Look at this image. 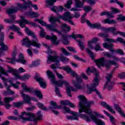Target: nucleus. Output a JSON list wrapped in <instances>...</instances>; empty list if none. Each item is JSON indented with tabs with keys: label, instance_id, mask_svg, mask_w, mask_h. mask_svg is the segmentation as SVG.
I'll return each instance as SVG.
<instances>
[{
	"label": "nucleus",
	"instance_id": "21",
	"mask_svg": "<svg viewBox=\"0 0 125 125\" xmlns=\"http://www.w3.org/2000/svg\"><path fill=\"white\" fill-rule=\"evenodd\" d=\"M9 28L12 31H15V32H17L18 34L20 36H23V33L21 31H20V28L15 25H12L9 27Z\"/></svg>",
	"mask_w": 125,
	"mask_h": 125
},
{
	"label": "nucleus",
	"instance_id": "4",
	"mask_svg": "<svg viewBox=\"0 0 125 125\" xmlns=\"http://www.w3.org/2000/svg\"><path fill=\"white\" fill-rule=\"evenodd\" d=\"M32 4L31 1H28V2H25L24 3L21 4L20 3H17L18 8L16 7H13L11 8H9L7 10L8 14H13L16 13L19 9H27L29 7V5Z\"/></svg>",
	"mask_w": 125,
	"mask_h": 125
},
{
	"label": "nucleus",
	"instance_id": "9",
	"mask_svg": "<svg viewBox=\"0 0 125 125\" xmlns=\"http://www.w3.org/2000/svg\"><path fill=\"white\" fill-rule=\"evenodd\" d=\"M115 70H116V68H114V70L110 72L109 74L107 73L106 74V83H105V86L108 88L110 90V89H112V85H113V83L111 82V79H112L113 77V73H114Z\"/></svg>",
	"mask_w": 125,
	"mask_h": 125
},
{
	"label": "nucleus",
	"instance_id": "27",
	"mask_svg": "<svg viewBox=\"0 0 125 125\" xmlns=\"http://www.w3.org/2000/svg\"><path fill=\"white\" fill-rule=\"evenodd\" d=\"M103 46L104 48H107V49H109L110 51L111 52H114L115 50L113 49V44H109L107 43H104Z\"/></svg>",
	"mask_w": 125,
	"mask_h": 125
},
{
	"label": "nucleus",
	"instance_id": "44",
	"mask_svg": "<svg viewBox=\"0 0 125 125\" xmlns=\"http://www.w3.org/2000/svg\"><path fill=\"white\" fill-rule=\"evenodd\" d=\"M77 42H78V44L81 48V49H82V50H83V49H84V47H85V46H84V43H83V42L81 41H78L77 40Z\"/></svg>",
	"mask_w": 125,
	"mask_h": 125
},
{
	"label": "nucleus",
	"instance_id": "29",
	"mask_svg": "<svg viewBox=\"0 0 125 125\" xmlns=\"http://www.w3.org/2000/svg\"><path fill=\"white\" fill-rule=\"evenodd\" d=\"M106 62L107 63H105V66L107 70H109V69H110V67H111V65L110 64H111L112 65H116V64H117V62L114 61L107 60L106 61Z\"/></svg>",
	"mask_w": 125,
	"mask_h": 125
},
{
	"label": "nucleus",
	"instance_id": "16",
	"mask_svg": "<svg viewBox=\"0 0 125 125\" xmlns=\"http://www.w3.org/2000/svg\"><path fill=\"white\" fill-rule=\"evenodd\" d=\"M58 16L59 18H61L62 19V20H64V21H68V20H71L73 17L71 16V13L70 12H66L64 13V16H60V15L58 14Z\"/></svg>",
	"mask_w": 125,
	"mask_h": 125
},
{
	"label": "nucleus",
	"instance_id": "41",
	"mask_svg": "<svg viewBox=\"0 0 125 125\" xmlns=\"http://www.w3.org/2000/svg\"><path fill=\"white\" fill-rule=\"evenodd\" d=\"M49 21L50 22H51V23L52 24H54V23H55L56 22H57V21L58 22H60V21H59V20H58V18H55L54 17H51L49 19Z\"/></svg>",
	"mask_w": 125,
	"mask_h": 125
},
{
	"label": "nucleus",
	"instance_id": "12",
	"mask_svg": "<svg viewBox=\"0 0 125 125\" xmlns=\"http://www.w3.org/2000/svg\"><path fill=\"white\" fill-rule=\"evenodd\" d=\"M51 106H49V109L52 110V112L55 114V115H58L59 112L55 110V109H62V106L61 105H57L56 103L54 101L50 102Z\"/></svg>",
	"mask_w": 125,
	"mask_h": 125
},
{
	"label": "nucleus",
	"instance_id": "43",
	"mask_svg": "<svg viewBox=\"0 0 125 125\" xmlns=\"http://www.w3.org/2000/svg\"><path fill=\"white\" fill-rule=\"evenodd\" d=\"M85 49L88 54L89 55L90 57H91L92 59H94V53H93V52H92L91 50H90L89 49L87 48H86Z\"/></svg>",
	"mask_w": 125,
	"mask_h": 125
},
{
	"label": "nucleus",
	"instance_id": "60",
	"mask_svg": "<svg viewBox=\"0 0 125 125\" xmlns=\"http://www.w3.org/2000/svg\"><path fill=\"white\" fill-rule=\"evenodd\" d=\"M111 12H113V13H119V12H121V11H120V10L117 8L111 7Z\"/></svg>",
	"mask_w": 125,
	"mask_h": 125
},
{
	"label": "nucleus",
	"instance_id": "51",
	"mask_svg": "<svg viewBox=\"0 0 125 125\" xmlns=\"http://www.w3.org/2000/svg\"><path fill=\"white\" fill-rule=\"evenodd\" d=\"M34 93L36 94L37 97H39L40 99H42V93L40 91H35Z\"/></svg>",
	"mask_w": 125,
	"mask_h": 125
},
{
	"label": "nucleus",
	"instance_id": "64",
	"mask_svg": "<svg viewBox=\"0 0 125 125\" xmlns=\"http://www.w3.org/2000/svg\"><path fill=\"white\" fill-rule=\"evenodd\" d=\"M118 77L119 79H125V73L124 72H122L119 74Z\"/></svg>",
	"mask_w": 125,
	"mask_h": 125
},
{
	"label": "nucleus",
	"instance_id": "24",
	"mask_svg": "<svg viewBox=\"0 0 125 125\" xmlns=\"http://www.w3.org/2000/svg\"><path fill=\"white\" fill-rule=\"evenodd\" d=\"M25 31L27 35H28V36H31L33 38V39H35L34 41H36V39L37 40V38H36V35H35V33L31 31H30V30L29 29V28L27 27H25Z\"/></svg>",
	"mask_w": 125,
	"mask_h": 125
},
{
	"label": "nucleus",
	"instance_id": "34",
	"mask_svg": "<svg viewBox=\"0 0 125 125\" xmlns=\"http://www.w3.org/2000/svg\"><path fill=\"white\" fill-rule=\"evenodd\" d=\"M47 28L49 29V30H50V31H52L53 32H56L57 33H58L59 35H61V31H59L56 29V28L53 27V26L48 25H47Z\"/></svg>",
	"mask_w": 125,
	"mask_h": 125
},
{
	"label": "nucleus",
	"instance_id": "38",
	"mask_svg": "<svg viewBox=\"0 0 125 125\" xmlns=\"http://www.w3.org/2000/svg\"><path fill=\"white\" fill-rule=\"evenodd\" d=\"M15 97H5L4 98V102L6 104H9L10 101H13L15 99Z\"/></svg>",
	"mask_w": 125,
	"mask_h": 125
},
{
	"label": "nucleus",
	"instance_id": "17",
	"mask_svg": "<svg viewBox=\"0 0 125 125\" xmlns=\"http://www.w3.org/2000/svg\"><path fill=\"white\" fill-rule=\"evenodd\" d=\"M96 86H96L94 87L92 86V84L91 85V88L89 87H87V93L88 94H89L91 93V92L95 91L96 93L99 96L100 98H102V96H101V94H100V92L96 89V88H95Z\"/></svg>",
	"mask_w": 125,
	"mask_h": 125
},
{
	"label": "nucleus",
	"instance_id": "31",
	"mask_svg": "<svg viewBox=\"0 0 125 125\" xmlns=\"http://www.w3.org/2000/svg\"><path fill=\"white\" fill-rule=\"evenodd\" d=\"M21 86L22 87V89H23V90H25V91H28L30 93H31V92H33V89L27 87V85H26V84L22 83Z\"/></svg>",
	"mask_w": 125,
	"mask_h": 125
},
{
	"label": "nucleus",
	"instance_id": "5",
	"mask_svg": "<svg viewBox=\"0 0 125 125\" xmlns=\"http://www.w3.org/2000/svg\"><path fill=\"white\" fill-rule=\"evenodd\" d=\"M48 54L49 56L47 57V63L49 64L50 62H55V63H59L60 61H59V57L57 54V52L55 51L49 50V47H48Z\"/></svg>",
	"mask_w": 125,
	"mask_h": 125
},
{
	"label": "nucleus",
	"instance_id": "7",
	"mask_svg": "<svg viewBox=\"0 0 125 125\" xmlns=\"http://www.w3.org/2000/svg\"><path fill=\"white\" fill-rule=\"evenodd\" d=\"M22 44V45H25L26 47H30L31 45H33V46H36L38 48H40L41 45V44L38 42V39L30 41L28 38H24L23 39Z\"/></svg>",
	"mask_w": 125,
	"mask_h": 125
},
{
	"label": "nucleus",
	"instance_id": "10",
	"mask_svg": "<svg viewBox=\"0 0 125 125\" xmlns=\"http://www.w3.org/2000/svg\"><path fill=\"white\" fill-rule=\"evenodd\" d=\"M77 83L75 80H72V83L77 89H83L84 88V84L83 83L81 77H77Z\"/></svg>",
	"mask_w": 125,
	"mask_h": 125
},
{
	"label": "nucleus",
	"instance_id": "33",
	"mask_svg": "<svg viewBox=\"0 0 125 125\" xmlns=\"http://www.w3.org/2000/svg\"><path fill=\"white\" fill-rule=\"evenodd\" d=\"M75 6L78 8H82L83 6V3L81 1V0H75Z\"/></svg>",
	"mask_w": 125,
	"mask_h": 125
},
{
	"label": "nucleus",
	"instance_id": "11",
	"mask_svg": "<svg viewBox=\"0 0 125 125\" xmlns=\"http://www.w3.org/2000/svg\"><path fill=\"white\" fill-rule=\"evenodd\" d=\"M91 73H94L95 78L94 79L93 83H92V86H97L98 85L99 82L98 80H99V72L97 71L96 69L94 67H92L91 69Z\"/></svg>",
	"mask_w": 125,
	"mask_h": 125
},
{
	"label": "nucleus",
	"instance_id": "49",
	"mask_svg": "<svg viewBox=\"0 0 125 125\" xmlns=\"http://www.w3.org/2000/svg\"><path fill=\"white\" fill-rule=\"evenodd\" d=\"M62 43L63 44H69V41H68V39H67V37L65 35H62Z\"/></svg>",
	"mask_w": 125,
	"mask_h": 125
},
{
	"label": "nucleus",
	"instance_id": "58",
	"mask_svg": "<svg viewBox=\"0 0 125 125\" xmlns=\"http://www.w3.org/2000/svg\"><path fill=\"white\" fill-rule=\"evenodd\" d=\"M83 10H84V11H85L86 13L87 12H89V11H90V10H91V9H92L91 8V7H89V6H84L83 7Z\"/></svg>",
	"mask_w": 125,
	"mask_h": 125
},
{
	"label": "nucleus",
	"instance_id": "52",
	"mask_svg": "<svg viewBox=\"0 0 125 125\" xmlns=\"http://www.w3.org/2000/svg\"><path fill=\"white\" fill-rule=\"evenodd\" d=\"M63 69L65 71V72H67L68 74H70V73L72 71V69L69 66H64L63 67Z\"/></svg>",
	"mask_w": 125,
	"mask_h": 125
},
{
	"label": "nucleus",
	"instance_id": "32",
	"mask_svg": "<svg viewBox=\"0 0 125 125\" xmlns=\"http://www.w3.org/2000/svg\"><path fill=\"white\" fill-rule=\"evenodd\" d=\"M73 116H68L66 117L68 120H78V113L75 112H71Z\"/></svg>",
	"mask_w": 125,
	"mask_h": 125
},
{
	"label": "nucleus",
	"instance_id": "61",
	"mask_svg": "<svg viewBox=\"0 0 125 125\" xmlns=\"http://www.w3.org/2000/svg\"><path fill=\"white\" fill-rule=\"evenodd\" d=\"M55 91H56V93L57 95H58L60 97H62V95H61V94H60V91H59V87H56Z\"/></svg>",
	"mask_w": 125,
	"mask_h": 125
},
{
	"label": "nucleus",
	"instance_id": "37",
	"mask_svg": "<svg viewBox=\"0 0 125 125\" xmlns=\"http://www.w3.org/2000/svg\"><path fill=\"white\" fill-rule=\"evenodd\" d=\"M68 37L69 38H72V39H74L75 41L77 40L76 38H79L80 39H83V36L81 34H76V35H68Z\"/></svg>",
	"mask_w": 125,
	"mask_h": 125
},
{
	"label": "nucleus",
	"instance_id": "48",
	"mask_svg": "<svg viewBox=\"0 0 125 125\" xmlns=\"http://www.w3.org/2000/svg\"><path fill=\"white\" fill-rule=\"evenodd\" d=\"M38 106L39 108H40V109H42V110H43L44 111H47V108L46 107L44 106V105L40 103H38Z\"/></svg>",
	"mask_w": 125,
	"mask_h": 125
},
{
	"label": "nucleus",
	"instance_id": "46",
	"mask_svg": "<svg viewBox=\"0 0 125 125\" xmlns=\"http://www.w3.org/2000/svg\"><path fill=\"white\" fill-rule=\"evenodd\" d=\"M60 50H61L63 54L66 55V56H68V55H71V53H70L69 52H67V50H66V49L64 48H61Z\"/></svg>",
	"mask_w": 125,
	"mask_h": 125
},
{
	"label": "nucleus",
	"instance_id": "20",
	"mask_svg": "<svg viewBox=\"0 0 125 125\" xmlns=\"http://www.w3.org/2000/svg\"><path fill=\"white\" fill-rule=\"evenodd\" d=\"M98 41V38H95L92 40L88 41V46L89 48H90V49H93V48H94V47L93 46V43H96Z\"/></svg>",
	"mask_w": 125,
	"mask_h": 125
},
{
	"label": "nucleus",
	"instance_id": "53",
	"mask_svg": "<svg viewBox=\"0 0 125 125\" xmlns=\"http://www.w3.org/2000/svg\"><path fill=\"white\" fill-rule=\"evenodd\" d=\"M39 28L41 29V33H40V36L41 38H44L45 36V33L44 32V30L43 28H42V27L39 26Z\"/></svg>",
	"mask_w": 125,
	"mask_h": 125
},
{
	"label": "nucleus",
	"instance_id": "26",
	"mask_svg": "<svg viewBox=\"0 0 125 125\" xmlns=\"http://www.w3.org/2000/svg\"><path fill=\"white\" fill-rule=\"evenodd\" d=\"M114 107L116 110H117V111L120 114V115L125 118V113L122 110V109H121V107H120V105H119V104H114Z\"/></svg>",
	"mask_w": 125,
	"mask_h": 125
},
{
	"label": "nucleus",
	"instance_id": "54",
	"mask_svg": "<svg viewBox=\"0 0 125 125\" xmlns=\"http://www.w3.org/2000/svg\"><path fill=\"white\" fill-rule=\"evenodd\" d=\"M29 78H30V75L28 74H25L23 75L22 77H21V78H20V79L22 80V81H26V80H28Z\"/></svg>",
	"mask_w": 125,
	"mask_h": 125
},
{
	"label": "nucleus",
	"instance_id": "18",
	"mask_svg": "<svg viewBox=\"0 0 125 125\" xmlns=\"http://www.w3.org/2000/svg\"><path fill=\"white\" fill-rule=\"evenodd\" d=\"M96 63H97V65L99 68H100V66H102V67H104V65H106L105 64V62H107V61H105V58L103 57L99 59L96 60L95 61Z\"/></svg>",
	"mask_w": 125,
	"mask_h": 125
},
{
	"label": "nucleus",
	"instance_id": "40",
	"mask_svg": "<svg viewBox=\"0 0 125 125\" xmlns=\"http://www.w3.org/2000/svg\"><path fill=\"white\" fill-rule=\"evenodd\" d=\"M62 30L64 31V32H69L70 31L71 28L67 25L66 24L63 23L62 25Z\"/></svg>",
	"mask_w": 125,
	"mask_h": 125
},
{
	"label": "nucleus",
	"instance_id": "35",
	"mask_svg": "<svg viewBox=\"0 0 125 125\" xmlns=\"http://www.w3.org/2000/svg\"><path fill=\"white\" fill-rule=\"evenodd\" d=\"M109 2L110 3H117V4L120 5V7H122V8L124 7V3H122V2L118 0H110Z\"/></svg>",
	"mask_w": 125,
	"mask_h": 125
},
{
	"label": "nucleus",
	"instance_id": "56",
	"mask_svg": "<svg viewBox=\"0 0 125 125\" xmlns=\"http://www.w3.org/2000/svg\"><path fill=\"white\" fill-rule=\"evenodd\" d=\"M104 42H116V40L112 38H105Z\"/></svg>",
	"mask_w": 125,
	"mask_h": 125
},
{
	"label": "nucleus",
	"instance_id": "6",
	"mask_svg": "<svg viewBox=\"0 0 125 125\" xmlns=\"http://www.w3.org/2000/svg\"><path fill=\"white\" fill-rule=\"evenodd\" d=\"M21 96L23 98V101L21 102L14 103V107H16V108H20L21 106H22V105L23 104H25V103H27V104H29V105H32V103H31V98L30 97V96L23 93V92H21Z\"/></svg>",
	"mask_w": 125,
	"mask_h": 125
},
{
	"label": "nucleus",
	"instance_id": "22",
	"mask_svg": "<svg viewBox=\"0 0 125 125\" xmlns=\"http://www.w3.org/2000/svg\"><path fill=\"white\" fill-rule=\"evenodd\" d=\"M63 9L62 6H54L51 8V10H52V11H53L54 12H55V13H58V12H59V11L62 12L63 11Z\"/></svg>",
	"mask_w": 125,
	"mask_h": 125
},
{
	"label": "nucleus",
	"instance_id": "28",
	"mask_svg": "<svg viewBox=\"0 0 125 125\" xmlns=\"http://www.w3.org/2000/svg\"><path fill=\"white\" fill-rule=\"evenodd\" d=\"M101 105H102V106H104V107H105V108H107L110 112H111V113H112V114H115V112L114 111V110H113L112 107L110 106V105H108L106 103L103 102L101 103Z\"/></svg>",
	"mask_w": 125,
	"mask_h": 125
},
{
	"label": "nucleus",
	"instance_id": "23",
	"mask_svg": "<svg viewBox=\"0 0 125 125\" xmlns=\"http://www.w3.org/2000/svg\"><path fill=\"white\" fill-rule=\"evenodd\" d=\"M116 31H117V28L115 27H109L107 28L106 33H112L114 36H117V35H118V32Z\"/></svg>",
	"mask_w": 125,
	"mask_h": 125
},
{
	"label": "nucleus",
	"instance_id": "19",
	"mask_svg": "<svg viewBox=\"0 0 125 125\" xmlns=\"http://www.w3.org/2000/svg\"><path fill=\"white\" fill-rule=\"evenodd\" d=\"M8 68L9 69V70H8L6 72H5V70L4 69L0 66V74H2L3 75H5V76H7L8 74L7 73H12L14 69H12V68L10 67V66H8Z\"/></svg>",
	"mask_w": 125,
	"mask_h": 125
},
{
	"label": "nucleus",
	"instance_id": "55",
	"mask_svg": "<svg viewBox=\"0 0 125 125\" xmlns=\"http://www.w3.org/2000/svg\"><path fill=\"white\" fill-rule=\"evenodd\" d=\"M71 74V75L73 78H81V77H78V74L76 73V72L72 70L71 72L69 73Z\"/></svg>",
	"mask_w": 125,
	"mask_h": 125
},
{
	"label": "nucleus",
	"instance_id": "15",
	"mask_svg": "<svg viewBox=\"0 0 125 125\" xmlns=\"http://www.w3.org/2000/svg\"><path fill=\"white\" fill-rule=\"evenodd\" d=\"M45 38L47 40H51L53 44H54V45H58L59 44V41H57V37L54 35L52 34L51 37L46 35Z\"/></svg>",
	"mask_w": 125,
	"mask_h": 125
},
{
	"label": "nucleus",
	"instance_id": "42",
	"mask_svg": "<svg viewBox=\"0 0 125 125\" xmlns=\"http://www.w3.org/2000/svg\"><path fill=\"white\" fill-rule=\"evenodd\" d=\"M13 74L14 76H15L16 79H21V76H20V75H19V72L16 69H14L13 71Z\"/></svg>",
	"mask_w": 125,
	"mask_h": 125
},
{
	"label": "nucleus",
	"instance_id": "47",
	"mask_svg": "<svg viewBox=\"0 0 125 125\" xmlns=\"http://www.w3.org/2000/svg\"><path fill=\"white\" fill-rule=\"evenodd\" d=\"M73 3V1L72 0H69L67 1L66 3L65 4L64 6L66 8H71V5Z\"/></svg>",
	"mask_w": 125,
	"mask_h": 125
},
{
	"label": "nucleus",
	"instance_id": "57",
	"mask_svg": "<svg viewBox=\"0 0 125 125\" xmlns=\"http://www.w3.org/2000/svg\"><path fill=\"white\" fill-rule=\"evenodd\" d=\"M118 18H117V20L118 21H125V17L123 16V15H119Z\"/></svg>",
	"mask_w": 125,
	"mask_h": 125
},
{
	"label": "nucleus",
	"instance_id": "45",
	"mask_svg": "<svg viewBox=\"0 0 125 125\" xmlns=\"http://www.w3.org/2000/svg\"><path fill=\"white\" fill-rule=\"evenodd\" d=\"M17 62H19L22 64H26V61L24 59V57H21L19 59L16 61Z\"/></svg>",
	"mask_w": 125,
	"mask_h": 125
},
{
	"label": "nucleus",
	"instance_id": "8",
	"mask_svg": "<svg viewBox=\"0 0 125 125\" xmlns=\"http://www.w3.org/2000/svg\"><path fill=\"white\" fill-rule=\"evenodd\" d=\"M21 21H18L17 23H19L20 27L21 28H24L25 26V24H28L29 25H31L33 26V27H37V24L35 22L28 21L26 19H25V17H21Z\"/></svg>",
	"mask_w": 125,
	"mask_h": 125
},
{
	"label": "nucleus",
	"instance_id": "25",
	"mask_svg": "<svg viewBox=\"0 0 125 125\" xmlns=\"http://www.w3.org/2000/svg\"><path fill=\"white\" fill-rule=\"evenodd\" d=\"M71 90L72 91H77V89H74V88L72 86H68L66 87V92L67 95L70 97H72V94H71Z\"/></svg>",
	"mask_w": 125,
	"mask_h": 125
},
{
	"label": "nucleus",
	"instance_id": "13",
	"mask_svg": "<svg viewBox=\"0 0 125 125\" xmlns=\"http://www.w3.org/2000/svg\"><path fill=\"white\" fill-rule=\"evenodd\" d=\"M81 22L82 23H84L85 22H86V23H87V25H88L89 27H90V28H100L101 27V24L97 23L91 24V23L90 22V21H89L84 19V18H82Z\"/></svg>",
	"mask_w": 125,
	"mask_h": 125
},
{
	"label": "nucleus",
	"instance_id": "59",
	"mask_svg": "<svg viewBox=\"0 0 125 125\" xmlns=\"http://www.w3.org/2000/svg\"><path fill=\"white\" fill-rule=\"evenodd\" d=\"M60 60L62 61V62H67L69 61V59L64 57V56H62L60 58Z\"/></svg>",
	"mask_w": 125,
	"mask_h": 125
},
{
	"label": "nucleus",
	"instance_id": "30",
	"mask_svg": "<svg viewBox=\"0 0 125 125\" xmlns=\"http://www.w3.org/2000/svg\"><path fill=\"white\" fill-rule=\"evenodd\" d=\"M0 45L1 48H0V52H2L3 51H6L8 49V47L3 42H0Z\"/></svg>",
	"mask_w": 125,
	"mask_h": 125
},
{
	"label": "nucleus",
	"instance_id": "39",
	"mask_svg": "<svg viewBox=\"0 0 125 125\" xmlns=\"http://www.w3.org/2000/svg\"><path fill=\"white\" fill-rule=\"evenodd\" d=\"M10 83L11 84V86H13L14 88H17L18 89L19 88V86H18L19 84H20V83L19 82L17 81L16 83H12V81H9Z\"/></svg>",
	"mask_w": 125,
	"mask_h": 125
},
{
	"label": "nucleus",
	"instance_id": "62",
	"mask_svg": "<svg viewBox=\"0 0 125 125\" xmlns=\"http://www.w3.org/2000/svg\"><path fill=\"white\" fill-rule=\"evenodd\" d=\"M116 53H118V54H120V55H125V53L123 50L120 49H117L116 50Z\"/></svg>",
	"mask_w": 125,
	"mask_h": 125
},
{
	"label": "nucleus",
	"instance_id": "36",
	"mask_svg": "<svg viewBox=\"0 0 125 125\" xmlns=\"http://www.w3.org/2000/svg\"><path fill=\"white\" fill-rule=\"evenodd\" d=\"M57 0H47L46 2L47 3L46 7H50L54 4V2H56Z\"/></svg>",
	"mask_w": 125,
	"mask_h": 125
},
{
	"label": "nucleus",
	"instance_id": "1",
	"mask_svg": "<svg viewBox=\"0 0 125 125\" xmlns=\"http://www.w3.org/2000/svg\"><path fill=\"white\" fill-rule=\"evenodd\" d=\"M78 98L80 99V102L79 104V106L80 107L79 113H82L84 112L88 115H90V117L87 116L84 114H80L81 118H85L87 122H90V121H93L94 123H95L96 125H105V123L103 121H101L100 119L97 118L95 115H93L91 113V110H90V106L94 103L92 101L89 102L87 101V100L83 95H80L78 96Z\"/></svg>",
	"mask_w": 125,
	"mask_h": 125
},
{
	"label": "nucleus",
	"instance_id": "3",
	"mask_svg": "<svg viewBox=\"0 0 125 125\" xmlns=\"http://www.w3.org/2000/svg\"><path fill=\"white\" fill-rule=\"evenodd\" d=\"M46 74L48 78L51 80V82H52L55 85H57L60 87H62V86H63V84H65L66 85H68V84H69L68 82L65 80H63L62 81H56V79H55V76L50 70H47L46 71Z\"/></svg>",
	"mask_w": 125,
	"mask_h": 125
},
{
	"label": "nucleus",
	"instance_id": "14",
	"mask_svg": "<svg viewBox=\"0 0 125 125\" xmlns=\"http://www.w3.org/2000/svg\"><path fill=\"white\" fill-rule=\"evenodd\" d=\"M35 80L39 83L41 87H42L43 88H45L46 86V83H45V82H44V80L42 78L39 74H36L35 77Z\"/></svg>",
	"mask_w": 125,
	"mask_h": 125
},
{
	"label": "nucleus",
	"instance_id": "50",
	"mask_svg": "<svg viewBox=\"0 0 125 125\" xmlns=\"http://www.w3.org/2000/svg\"><path fill=\"white\" fill-rule=\"evenodd\" d=\"M103 23H107V24H113V23L115 22V21H114L113 20H109V19H107L104 20L103 21Z\"/></svg>",
	"mask_w": 125,
	"mask_h": 125
},
{
	"label": "nucleus",
	"instance_id": "2",
	"mask_svg": "<svg viewBox=\"0 0 125 125\" xmlns=\"http://www.w3.org/2000/svg\"><path fill=\"white\" fill-rule=\"evenodd\" d=\"M20 119H22L23 122L30 121V122H37L42 120L41 111H39L37 113V117H35V114L31 112L26 113L25 112H22L21 115H18Z\"/></svg>",
	"mask_w": 125,
	"mask_h": 125
},
{
	"label": "nucleus",
	"instance_id": "63",
	"mask_svg": "<svg viewBox=\"0 0 125 125\" xmlns=\"http://www.w3.org/2000/svg\"><path fill=\"white\" fill-rule=\"evenodd\" d=\"M70 101H61V104H62V105H64V106H66L67 105H69V102Z\"/></svg>",
	"mask_w": 125,
	"mask_h": 125
}]
</instances>
